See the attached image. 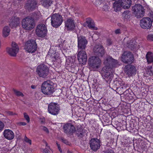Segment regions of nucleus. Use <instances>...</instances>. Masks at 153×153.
<instances>
[{"instance_id": "obj_1", "label": "nucleus", "mask_w": 153, "mask_h": 153, "mask_svg": "<svg viewBox=\"0 0 153 153\" xmlns=\"http://www.w3.org/2000/svg\"><path fill=\"white\" fill-rule=\"evenodd\" d=\"M104 63L105 66L101 71L102 77L107 82H110L113 77L112 68L118 66V62L117 60L108 56L105 59Z\"/></svg>"}, {"instance_id": "obj_2", "label": "nucleus", "mask_w": 153, "mask_h": 153, "mask_svg": "<svg viewBox=\"0 0 153 153\" xmlns=\"http://www.w3.org/2000/svg\"><path fill=\"white\" fill-rule=\"evenodd\" d=\"M41 89L45 94L50 95L54 92V86L53 83L50 80L44 81L42 83Z\"/></svg>"}, {"instance_id": "obj_3", "label": "nucleus", "mask_w": 153, "mask_h": 153, "mask_svg": "<svg viewBox=\"0 0 153 153\" xmlns=\"http://www.w3.org/2000/svg\"><path fill=\"white\" fill-rule=\"evenodd\" d=\"M21 23L22 27L26 30H30L35 26L34 20L30 16H27L23 19Z\"/></svg>"}, {"instance_id": "obj_4", "label": "nucleus", "mask_w": 153, "mask_h": 153, "mask_svg": "<svg viewBox=\"0 0 153 153\" xmlns=\"http://www.w3.org/2000/svg\"><path fill=\"white\" fill-rule=\"evenodd\" d=\"M51 18V23L54 27H57L59 26L62 22V16L58 13L52 15L47 19V20Z\"/></svg>"}, {"instance_id": "obj_5", "label": "nucleus", "mask_w": 153, "mask_h": 153, "mask_svg": "<svg viewBox=\"0 0 153 153\" xmlns=\"http://www.w3.org/2000/svg\"><path fill=\"white\" fill-rule=\"evenodd\" d=\"M88 63L90 67L94 70L100 68L101 64L100 59L98 57L94 56H91L89 58Z\"/></svg>"}, {"instance_id": "obj_6", "label": "nucleus", "mask_w": 153, "mask_h": 153, "mask_svg": "<svg viewBox=\"0 0 153 153\" xmlns=\"http://www.w3.org/2000/svg\"><path fill=\"white\" fill-rule=\"evenodd\" d=\"M36 71L40 77L43 78H47L49 73L48 67L44 64L39 65L37 68Z\"/></svg>"}, {"instance_id": "obj_7", "label": "nucleus", "mask_w": 153, "mask_h": 153, "mask_svg": "<svg viewBox=\"0 0 153 153\" xmlns=\"http://www.w3.org/2000/svg\"><path fill=\"white\" fill-rule=\"evenodd\" d=\"M37 48L36 44L34 40H28L25 43V49L28 53H34L36 50Z\"/></svg>"}, {"instance_id": "obj_8", "label": "nucleus", "mask_w": 153, "mask_h": 153, "mask_svg": "<svg viewBox=\"0 0 153 153\" xmlns=\"http://www.w3.org/2000/svg\"><path fill=\"white\" fill-rule=\"evenodd\" d=\"M133 13L138 19H140L143 16V8L141 5L139 4H135L132 7Z\"/></svg>"}, {"instance_id": "obj_9", "label": "nucleus", "mask_w": 153, "mask_h": 153, "mask_svg": "<svg viewBox=\"0 0 153 153\" xmlns=\"http://www.w3.org/2000/svg\"><path fill=\"white\" fill-rule=\"evenodd\" d=\"M36 34L39 37H43L46 35L47 30L46 25L43 24L39 25L36 29Z\"/></svg>"}, {"instance_id": "obj_10", "label": "nucleus", "mask_w": 153, "mask_h": 153, "mask_svg": "<svg viewBox=\"0 0 153 153\" xmlns=\"http://www.w3.org/2000/svg\"><path fill=\"white\" fill-rule=\"evenodd\" d=\"M122 61L126 63H132L134 59L132 54L128 51H125L122 54L121 57Z\"/></svg>"}, {"instance_id": "obj_11", "label": "nucleus", "mask_w": 153, "mask_h": 153, "mask_svg": "<svg viewBox=\"0 0 153 153\" xmlns=\"http://www.w3.org/2000/svg\"><path fill=\"white\" fill-rule=\"evenodd\" d=\"M60 110L59 105L54 103H50L48 106V110L49 113L53 115H56Z\"/></svg>"}, {"instance_id": "obj_12", "label": "nucleus", "mask_w": 153, "mask_h": 153, "mask_svg": "<svg viewBox=\"0 0 153 153\" xmlns=\"http://www.w3.org/2000/svg\"><path fill=\"white\" fill-rule=\"evenodd\" d=\"M78 47L79 49L84 50L86 47L88 41L85 37L78 36Z\"/></svg>"}, {"instance_id": "obj_13", "label": "nucleus", "mask_w": 153, "mask_h": 153, "mask_svg": "<svg viewBox=\"0 0 153 153\" xmlns=\"http://www.w3.org/2000/svg\"><path fill=\"white\" fill-rule=\"evenodd\" d=\"M12 48H7V52L11 56H15L19 51V47L15 42H12L11 43Z\"/></svg>"}, {"instance_id": "obj_14", "label": "nucleus", "mask_w": 153, "mask_h": 153, "mask_svg": "<svg viewBox=\"0 0 153 153\" xmlns=\"http://www.w3.org/2000/svg\"><path fill=\"white\" fill-rule=\"evenodd\" d=\"M77 58L80 64H85L87 59V55L86 52L83 50L80 51L77 54Z\"/></svg>"}, {"instance_id": "obj_15", "label": "nucleus", "mask_w": 153, "mask_h": 153, "mask_svg": "<svg viewBox=\"0 0 153 153\" xmlns=\"http://www.w3.org/2000/svg\"><path fill=\"white\" fill-rule=\"evenodd\" d=\"M91 149L94 151H96L100 147V140L97 138L91 139L89 143Z\"/></svg>"}, {"instance_id": "obj_16", "label": "nucleus", "mask_w": 153, "mask_h": 153, "mask_svg": "<svg viewBox=\"0 0 153 153\" xmlns=\"http://www.w3.org/2000/svg\"><path fill=\"white\" fill-rule=\"evenodd\" d=\"M149 15L150 18L144 17V29H149L152 25L153 22V12L151 11Z\"/></svg>"}, {"instance_id": "obj_17", "label": "nucleus", "mask_w": 153, "mask_h": 153, "mask_svg": "<svg viewBox=\"0 0 153 153\" xmlns=\"http://www.w3.org/2000/svg\"><path fill=\"white\" fill-rule=\"evenodd\" d=\"M48 56H50L51 60L54 62L53 63L54 64L56 62L59 64L61 62V60L59 57V54L54 51L52 53H51V51H49L48 53Z\"/></svg>"}, {"instance_id": "obj_18", "label": "nucleus", "mask_w": 153, "mask_h": 153, "mask_svg": "<svg viewBox=\"0 0 153 153\" xmlns=\"http://www.w3.org/2000/svg\"><path fill=\"white\" fill-rule=\"evenodd\" d=\"M37 7V2L36 0H28L25 7L29 11H31L36 9Z\"/></svg>"}, {"instance_id": "obj_19", "label": "nucleus", "mask_w": 153, "mask_h": 153, "mask_svg": "<svg viewBox=\"0 0 153 153\" xmlns=\"http://www.w3.org/2000/svg\"><path fill=\"white\" fill-rule=\"evenodd\" d=\"M65 26L68 30H74L75 27L74 19L71 17L67 18L65 22Z\"/></svg>"}, {"instance_id": "obj_20", "label": "nucleus", "mask_w": 153, "mask_h": 153, "mask_svg": "<svg viewBox=\"0 0 153 153\" xmlns=\"http://www.w3.org/2000/svg\"><path fill=\"white\" fill-rule=\"evenodd\" d=\"M94 54L99 57H102L105 54V51L102 47L100 45H95L93 48Z\"/></svg>"}, {"instance_id": "obj_21", "label": "nucleus", "mask_w": 153, "mask_h": 153, "mask_svg": "<svg viewBox=\"0 0 153 153\" xmlns=\"http://www.w3.org/2000/svg\"><path fill=\"white\" fill-rule=\"evenodd\" d=\"M63 128L64 132L67 134L73 133L75 131L74 126L71 123H67L64 125Z\"/></svg>"}, {"instance_id": "obj_22", "label": "nucleus", "mask_w": 153, "mask_h": 153, "mask_svg": "<svg viewBox=\"0 0 153 153\" xmlns=\"http://www.w3.org/2000/svg\"><path fill=\"white\" fill-rule=\"evenodd\" d=\"M136 69L135 67L132 65H127L125 66V73L128 76H131L135 74Z\"/></svg>"}, {"instance_id": "obj_23", "label": "nucleus", "mask_w": 153, "mask_h": 153, "mask_svg": "<svg viewBox=\"0 0 153 153\" xmlns=\"http://www.w3.org/2000/svg\"><path fill=\"white\" fill-rule=\"evenodd\" d=\"M4 137L9 140L13 139L14 137V134L13 132L10 129H5L3 132Z\"/></svg>"}, {"instance_id": "obj_24", "label": "nucleus", "mask_w": 153, "mask_h": 153, "mask_svg": "<svg viewBox=\"0 0 153 153\" xmlns=\"http://www.w3.org/2000/svg\"><path fill=\"white\" fill-rule=\"evenodd\" d=\"M120 3L124 9H128L131 7V0H119Z\"/></svg>"}, {"instance_id": "obj_25", "label": "nucleus", "mask_w": 153, "mask_h": 153, "mask_svg": "<svg viewBox=\"0 0 153 153\" xmlns=\"http://www.w3.org/2000/svg\"><path fill=\"white\" fill-rule=\"evenodd\" d=\"M11 20H10V22L9 25L12 27H16L20 23V19L18 17L14 16L11 18Z\"/></svg>"}, {"instance_id": "obj_26", "label": "nucleus", "mask_w": 153, "mask_h": 153, "mask_svg": "<svg viewBox=\"0 0 153 153\" xmlns=\"http://www.w3.org/2000/svg\"><path fill=\"white\" fill-rule=\"evenodd\" d=\"M87 25L90 28L93 30H97V28L95 27V25L94 21L90 19H88L86 22V24H84V25Z\"/></svg>"}, {"instance_id": "obj_27", "label": "nucleus", "mask_w": 153, "mask_h": 153, "mask_svg": "<svg viewBox=\"0 0 153 153\" xmlns=\"http://www.w3.org/2000/svg\"><path fill=\"white\" fill-rule=\"evenodd\" d=\"M10 29L8 26H4L2 31V35L3 37H6L8 36L10 34Z\"/></svg>"}, {"instance_id": "obj_28", "label": "nucleus", "mask_w": 153, "mask_h": 153, "mask_svg": "<svg viewBox=\"0 0 153 153\" xmlns=\"http://www.w3.org/2000/svg\"><path fill=\"white\" fill-rule=\"evenodd\" d=\"M113 6L114 10L116 12L120 11L121 8H122V5L120 3L119 0L115 1L113 4Z\"/></svg>"}, {"instance_id": "obj_29", "label": "nucleus", "mask_w": 153, "mask_h": 153, "mask_svg": "<svg viewBox=\"0 0 153 153\" xmlns=\"http://www.w3.org/2000/svg\"><path fill=\"white\" fill-rule=\"evenodd\" d=\"M52 0H42L41 1L42 5L45 7H49L52 4Z\"/></svg>"}, {"instance_id": "obj_30", "label": "nucleus", "mask_w": 153, "mask_h": 153, "mask_svg": "<svg viewBox=\"0 0 153 153\" xmlns=\"http://www.w3.org/2000/svg\"><path fill=\"white\" fill-rule=\"evenodd\" d=\"M146 59L147 62L149 64L153 62V53L149 52L146 55Z\"/></svg>"}, {"instance_id": "obj_31", "label": "nucleus", "mask_w": 153, "mask_h": 153, "mask_svg": "<svg viewBox=\"0 0 153 153\" xmlns=\"http://www.w3.org/2000/svg\"><path fill=\"white\" fill-rule=\"evenodd\" d=\"M131 15V12L128 10L124 11L122 14V16L125 19H129Z\"/></svg>"}, {"instance_id": "obj_32", "label": "nucleus", "mask_w": 153, "mask_h": 153, "mask_svg": "<svg viewBox=\"0 0 153 153\" xmlns=\"http://www.w3.org/2000/svg\"><path fill=\"white\" fill-rule=\"evenodd\" d=\"M68 45H66L65 43L60 44L59 45V47L60 48L61 50H66L68 48Z\"/></svg>"}, {"instance_id": "obj_33", "label": "nucleus", "mask_w": 153, "mask_h": 153, "mask_svg": "<svg viewBox=\"0 0 153 153\" xmlns=\"http://www.w3.org/2000/svg\"><path fill=\"white\" fill-rule=\"evenodd\" d=\"M13 91L15 94L18 96L23 97V94L20 91H19L16 89H13Z\"/></svg>"}, {"instance_id": "obj_34", "label": "nucleus", "mask_w": 153, "mask_h": 153, "mask_svg": "<svg viewBox=\"0 0 153 153\" xmlns=\"http://www.w3.org/2000/svg\"><path fill=\"white\" fill-rule=\"evenodd\" d=\"M130 41L131 42H129L128 41V42L127 44V47L132 50L133 49L134 45L133 44V43L131 42V40Z\"/></svg>"}, {"instance_id": "obj_35", "label": "nucleus", "mask_w": 153, "mask_h": 153, "mask_svg": "<svg viewBox=\"0 0 153 153\" xmlns=\"http://www.w3.org/2000/svg\"><path fill=\"white\" fill-rule=\"evenodd\" d=\"M24 117L26 120L27 121V123L30 122V118L29 116L26 113H24Z\"/></svg>"}, {"instance_id": "obj_36", "label": "nucleus", "mask_w": 153, "mask_h": 153, "mask_svg": "<svg viewBox=\"0 0 153 153\" xmlns=\"http://www.w3.org/2000/svg\"><path fill=\"white\" fill-rule=\"evenodd\" d=\"M24 140L27 143H28L30 144V145H31L32 142L31 140L28 139L26 136H25L24 138Z\"/></svg>"}, {"instance_id": "obj_37", "label": "nucleus", "mask_w": 153, "mask_h": 153, "mask_svg": "<svg viewBox=\"0 0 153 153\" xmlns=\"http://www.w3.org/2000/svg\"><path fill=\"white\" fill-rule=\"evenodd\" d=\"M147 38V40L149 41H153V34L148 35Z\"/></svg>"}, {"instance_id": "obj_38", "label": "nucleus", "mask_w": 153, "mask_h": 153, "mask_svg": "<svg viewBox=\"0 0 153 153\" xmlns=\"http://www.w3.org/2000/svg\"><path fill=\"white\" fill-rule=\"evenodd\" d=\"M41 129L47 134H48L49 133V131L48 128L45 126H41Z\"/></svg>"}, {"instance_id": "obj_39", "label": "nucleus", "mask_w": 153, "mask_h": 153, "mask_svg": "<svg viewBox=\"0 0 153 153\" xmlns=\"http://www.w3.org/2000/svg\"><path fill=\"white\" fill-rule=\"evenodd\" d=\"M4 127V123L0 120V131H2Z\"/></svg>"}, {"instance_id": "obj_40", "label": "nucleus", "mask_w": 153, "mask_h": 153, "mask_svg": "<svg viewBox=\"0 0 153 153\" xmlns=\"http://www.w3.org/2000/svg\"><path fill=\"white\" fill-rule=\"evenodd\" d=\"M62 141L65 144L68 145H69L70 144L69 142L66 140L63 139H62Z\"/></svg>"}, {"instance_id": "obj_41", "label": "nucleus", "mask_w": 153, "mask_h": 153, "mask_svg": "<svg viewBox=\"0 0 153 153\" xmlns=\"http://www.w3.org/2000/svg\"><path fill=\"white\" fill-rule=\"evenodd\" d=\"M147 74L150 76H151L152 75V72L150 69H149L147 72Z\"/></svg>"}, {"instance_id": "obj_42", "label": "nucleus", "mask_w": 153, "mask_h": 153, "mask_svg": "<svg viewBox=\"0 0 153 153\" xmlns=\"http://www.w3.org/2000/svg\"><path fill=\"white\" fill-rule=\"evenodd\" d=\"M105 153H114L113 150L111 149H108L105 152Z\"/></svg>"}, {"instance_id": "obj_43", "label": "nucleus", "mask_w": 153, "mask_h": 153, "mask_svg": "<svg viewBox=\"0 0 153 153\" xmlns=\"http://www.w3.org/2000/svg\"><path fill=\"white\" fill-rule=\"evenodd\" d=\"M140 26L142 28H143V19H142L140 21Z\"/></svg>"}, {"instance_id": "obj_44", "label": "nucleus", "mask_w": 153, "mask_h": 153, "mask_svg": "<svg viewBox=\"0 0 153 153\" xmlns=\"http://www.w3.org/2000/svg\"><path fill=\"white\" fill-rule=\"evenodd\" d=\"M19 125L21 126H25L27 124L26 123L24 122H20L19 123Z\"/></svg>"}, {"instance_id": "obj_45", "label": "nucleus", "mask_w": 153, "mask_h": 153, "mask_svg": "<svg viewBox=\"0 0 153 153\" xmlns=\"http://www.w3.org/2000/svg\"><path fill=\"white\" fill-rule=\"evenodd\" d=\"M8 114H9V115H13L14 114H16H16L14 113L13 112H11V111L8 112Z\"/></svg>"}, {"instance_id": "obj_46", "label": "nucleus", "mask_w": 153, "mask_h": 153, "mask_svg": "<svg viewBox=\"0 0 153 153\" xmlns=\"http://www.w3.org/2000/svg\"><path fill=\"white\" fill-rule=\"evenodd\" d=\"M57 145L58 149H59L60 152L61 153H62V150L61 149V148L60 147V145L57 144Z\"/></svg>"}, {"instance_id": "obj_47", "label": "nucleus", "mask_w": 153, "mask_h": 153, "mask_svg": "<svg viewBox=\"0 0 153 153\" xmlns=\"http://www.w3.org/2000/svg\"><path fill=\"white\" fill-rule=\"evenodd\" d=\"M107 43L108 45H110L111 44V42L110 40H107Z\"/></svg>"}, {"instance_id": "obj_48", "label": "nucleus", "mask_w": 153, "mask_h": 153, "mask_svg": "<svg viewBox=\"0 0 153 153\" xmlns=\"http://www.w3.org/2000/svg\"><path fill=\"white\" fill-rule=\"evenodd\" d=\"M115 33L116 34H119L120 33V30L117 29L115 31Z\"/></svg>"}, {"instance_id": "obj_49", "label": "nucleus", "mask_w": 153, "mask_h": 153, "mask_svg": "<svg viewBox=\"0 0 153 153\" xmlns=\"http://www.w3.org/2000/svg\"><path fill=\"white\" fill-rule=\"evenodd\" d=\"M36 87H37V86L35 85H32L31 86V88L33 89H34L36 88Z\"/></svg>"}, {"instance_id": "obj_50", "label": "nucleus", "mask_w": 153, "mask_h": 153, "mask_svg": "<svg viewBox=\"0 0 153 153\" xmlns=\"http://www.w3.org/2000/svg\"><path fill=\"white\" fill-rule=\"evenodd\" d=\"M36 18L37 20H38L39 19V17H40V15L39 13L38 15H36Z\"/></svg>"}, {"instance_id": "obj_51", "label": "nucleus", "mask_w": 153, "mask_h": 153, "mask_svg": "<svg viewBox=\"0 0 153 153\" xmlns=\"http://www.w3.org/2000/svg\"><path fill=\"white\" fill-rule=\"evenodd\" d=\"M43 151L45 153H48V150L46 149H44Z\"/></svg>"}, {"instance_id": "obj_52", "label": "nucleus", "mask_w": 153, "mask_h": 153, "mask_svg": "<svg viewBox=\"0 0 153 153\" xmlns=\"http://www.w3.org/2000/svg\"><path fill=\"white\" fill-rule=\"evenodd\" d=\"M104 9L105 8H107V9L108 8V6L107 5H105L104 6Z\"/></svg>"}, {"instance_id": "obj_53", "label": "nucleus", "mask_w": 153, "mask_h": 153, "mask_svg": "<svg viewBox=\"0 0 153 153\" xmlns=\"http://www.w3.org/2000/svg\"><path fill=\"white\" fill-rule=\"evenodd\" d=\"M67 153H72L70 151H68Z\"/></svg>"}, {"instance_id": "obj_54", "label": "nucleus", "mask_w": 153, "mask_h": 153, "mask_svg": "<svg viewBox=\"0 0 153 153\" xmlns=\"http://www.w3.org/2000/svg\"><path fill=\"white\" fill-rule=\"evenodd\" d=\"M45 143L46 146H47L48 145V144H47V143L46 142H45Z\"/></svg>"}, {"instance_id": "obj_55", "label": "nucleus", "mask_w": 153, "mask_h": 153, "mask_svg": "<svg viewBox=\"0 0 153 153\" xmlns=\"http://www.w3.org/2000/svg\"><path fill=\"white\" fill-rule=\"evenodd\" d=\"M42 123H43V122H43V121H42Z\"/></svg>"}]
</instances>
